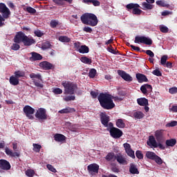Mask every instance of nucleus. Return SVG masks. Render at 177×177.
<instances>
[{
	"label": "nucleus",
	"mask_w": 177,
	"mask_h": 177,
	"mask_svg": "<svg viewBox=\"0 0 177 177\" xmlns=\"http://www.w3.org/2000/svg\"><path fill=\"white\" fill-rule=\"evenodd\" d=\"M100 104L104 110H113L115 107V104L113 102H122V97L118 96H111L108 93H100L97 97Z\"/></svg>",
	"instance_id": "1"
},
{
	"label": "nucleus",
	"mask_w": 177,
	"mask_h": 177,
	"mask_svg": "<svg viewBox=\"0 0 177 177\" xmlns=\"http://www.w3.org/2000/svg\"><path fill=\"white\" fill-rule=\"evenodd\" d=\"M64 88V93L66 95L64 97V102H71V100H75V91L78 89V85L73 82H63L62 84Z\"/></svg>",
	"instance_id": "2"
},
{
	"label": "nucleus",
	"mask_w": 177,
	"mask_h": 177,
	"mask_svg": "<svg viewBox=\"0 0 177 177\" xmlns=\"http://www.w3.org/2000/svg\"><path fill=\"white\" fill-rule=\"evenodd\" d=\"M14 42L15 44H24L25 46H31L33 44H35V39L32 37H28L24 32L19 31L14 37Z\"/></svg>",
	"instance_id": "3"
},
{
	"label": "nucleus",
	"mask_w": 177,
	"mask_h": 177,
	"mask_svg": "<svg viewBox=\"0 0 177 177\" xmlns=\"http://www.w3.org/2000/svg\"><path fill=\"white\" fill-rule=\"evenodd\" d=\"M80 20L83 24H86V26H91V27H95L97 26V23H99V20L97 19V17L95 14L93 13H84L80 17Z\"/></svg>",
	"instance_id": "4"
},
{
	"label": "nucleus",
	"mask_w": 177,
	"mask_h": 177,
	"mask_svg": "<svg viewBox=\"0 0 177 177\" xmlns=\"http://www.w3.org/2000/svg\"><path fill=\"white\" fill-rule=\"evenodd\" d=\"M0 27H3L5 23V19H9V16H10V10L9 8L5 5L3 3H0Z\"/></svg>",
	"instance_id": "5"
},
{
	"label": "nucleus",
	"mask_w": 177,
	"mask_h": 177,
	"mask_svg": "<svg viewBox=\"0 0 177 177\" xmlns=\"http://www.w3.org/2000/svg\"><path fill=\"white\" fill-rule=\"evenodd\" d=\"M100 118L101 124H102L105 127V128H108L107 131H109V128H112V127H114L113 122H110V116L107 115V114H106V112H102L100 114Z\"/></svg>",
	"instance_id": "6"
},
{
	"label": "nucleus",
	"mask_w": 177,
	"mask_h": 177,
	"mask_svg": "<svg viewBox=\"0 0 177 177\" xmlns=\"http://www.w3.org/2000/svg\"><path fill=\"white\" fill-rule=\"evenodd\" d=\"M128 12H131L133 15L140 16L142 15V10L139 9L140 6L138 3H130L126 6Z\"/></svg>",
	"instance_id": "7"
},
{
	"label": "nucleus",
	"mask_w": 177,
	"mask_h": 177,
	"mask_svg": "<svg viewBox=\"0 0 177 177\" xmlns=\"http://www.w3.org/2000/svg\"><path fill=\"white\" fill-rule=\"evenodd\" d=\"M135 44H145V45H153V40L146 36H136L134 40Z\"/></svg>",
	"instance_id": "8"
},
{
	"label": "nucleus",
	"mask_w": 177,
	"mask_h": 177,
	"mask_svg": "<svg viewBox=\"0 0 177 177\" xmlns=\"http://www.w3.org/2000/svg\"><path fill=\"white\" fill-rule=\"evenodd\" d=\"M146 157L147 158H149V160H152V161H155V162H156L158 165H162V159L153 151H147Z\"/></svg>",
	"instance_id": "9"
},
{
	"label": "nucleus",
	"mask_w": 177,
	"mask_h": 177,
	"mask_svg": "<svg viewBox=\"0 0 177 177\" xmlns=\"http://www.w3.org/2000/svg\"><path fill=\"white\" fill-rule=\"evenodd\" d=\"M108 131H109V133L113 139H120V138L124 135V133L121 129L114 127V126L109 127Z\"/></svg>",
	"instance_id": "10"
},
{
	"label": "nucleus",
	"mask_w": 177,
	"mask_h": 177,
	"mask_svg": "<svg viewBox=\"0 0 177 177\" xmlns=\"http://www.w3.org/2000/svg\"><path fill=\"white\" fill-rule=\"evenodd\" d=\"M24 113L28 120H34V115H32V114L35 113V109H34V108L29 105H26L24 107Z\"/></svg>",
	"instance_id": "11"
},
{
	"label": "nucleus",
	"mask_w": 177,
	"mask_h": 177,
	"mask_svg": "<svg viewBox=\"0 0 177 177\" xmlns=\"http://www.w3.org/2000/svg\"><path fill=\"white\" fill-rule=\"evenodd\" d=\"M36 118H38V120H48V114H46V109L44 108H39L36 113H35Z\"/></svg>",
	"instance_id": "12"
},
{
	"label": "nucleus",
	"mask_w": 177,
	"mask_h": 177,
	"mask_svg": "<svg viewBox=\"0 0 177 177\" xmlns=\"http://www.w3.org/2000/svg\"><path fill=\"white\" fill-rule=\"evenodd\" d=\"M118 74L120 75V77H121V78H122V80L127 81V82H132V81H133L132 76L124 71L118 70Z\"/></svg>",
	"instance_id": "13"
},
{
	"label": "nucleus",
	"mask_w": 177,
	"mask_h": 177,
	"mask_svg": "<svg viewBox=\"0 0 177 177\" xmlns=\"http://www.w3.org/2000/svg\"><path fill=\"white\" fill-rule=\"evenodd\" d=\"M123 147H124L125 152L127 153V156H129V157H131L133 159L136 158L135 151L132 150V148H131V145L129 143L123 144Z\"/></svg>",
	"instance_id": "14"
},
{
	"label": "nucleus",
	"mask_w": 177,
	"mask_h": 177,
	"mask_svg": "<svg viewBox=\"0 0 177 177\" xmlns=\"http://www.w3.org/2000/svg\"><path fill=\"white\" fill-rule=\"evenodd\" d=\"M87 171L90 175H96L99 174V166L97 164H91L87 167Z\"/></svg>",
	"instance_id": "15"
},
{
	"label": "nucleus",
	"mask_w": 177,
	"mask_h": 177,
	"mask_svg": "<svg viewBox=\"0 0 177 177\" xmlns=\"http://www.w3.org/2000/svg\"><path fill=\"white\" fill-rule=\"evenodd\" d=\"M42 70L48 71V70H53L55 68V65L50 64L49 62L43 61L39 64Z\"/></svg>",
	"instance_id": "16"
},
{
	"label": "nucleus",
	"mask_w": 177,
	"mask_h": 177,
	"mask_svg": "<svg viewBox=\"0 0 177 177\" xmlns=\"http://www.w3.org/2000/svg\"><path fill=\"white\" fill-rule=\"evenodd\" d=\"M12 167L10 166V163L4 159L0 160V168L1 169H3L4 171H9Z\"/></svg>",
	"instance_id": "17"
},
{
	"label": "nucleus",
	"mask_w": 177,
	"mask_h": 177,
	"mask_svg": "<svg viewBox=\"0 0 177 177\" xmlns=\"http://www.w3.org/2000/svg\"><path fill=\"white\" fill-rule=\"evenodd\" d=\"M31 57L29 58V60L30 62H37L38 60H42L44 59V57L41 55V54L35 52L30 53Z\"/></svg>",
	"instance_id": "18"
},
{
	"label": "nucleus",
	"mask_w": 177,
	"mask_h": 177,
	"mask_svg": "<svg viewBox=\"0 0 177 177\" xmlns=\"http://www.w3.org/2000/svg\"><path fill=\"white\" fill-rule=\"evenodd\" d=\"M116 161L122 165H128V161L127 159L122 156V154L119 153L118 155L116 156L115 158Z\"/></svg>",
	"instance_id": "19"
},
{
	"label": "nucleus",
	"mask_w": 177,
	"mask_h": 177,
	"mask_svg": "<svg viewBox=\"0 0 177 177\" xmlns=\"http://www.w3.org/2000/svg\"><path fill=\"white\" fill-rule=\"evenodd\" d=\"M136 77L139 84H142V82H149V79H147V77L145 75L137 73Z\"/></svg>",
	"instance_id": "20"
},
{
	"label": "nucleus",
	"mask_w": 177,
	"mask_h": 177,
	"mask_svg": "<svg viewBox=\"0 0 177 177\" xmlns=\"http://www.w3.org/2000/svg\"><path fill=\"white\" fill-rule=\"evenodd\" d=\"M163 132H164V130H157L155 132V137H156L157 142H158V143H160L164 138Z\"/></svg>",
	"instance_id": "21"
},
{
	"label": "nucleus",
	"mask_w": 177,
	"mask_h": 177,
	"mask_svg": "<svg viewBox=\"0 0 177 177\" xmlns=\"http://www.w3.org/2000/svg\"><path fill=\"white\" fill-rule=\"evenodd\" d=\"M141 6V9H142V10H151V9L154 8V5L150 4L147 2H142Z\"/></svg>",
	"instance_id": "22"
},
{
	"label": "nucleus",
	"mask_w": 177,
	"mask_h": 177,
	"mask_svg": "<svg viewBox=\"0 0 177 177\" xmlns=\"http://www.w3.org/2000/svg\"><path fill=\"white\" fill-rule=\"evenodd\" d=\"M59 114H69V113H75V109L74 108H70L68 106L58 111Z\"/></svg>",
	"instance_id": "23"
},
{
	"label": "nucleus",
	"mask_w": 177,
	"mask_h": 177,
	"mask_svg": "<svg viewBox=\"0 0 177 177\" xmlns=\"http://www.w3.org/2000/svg\"><path fill=\"white\" fill-rule=\"evenodd\" d=\"M117 156L114 153V152H109L107 155L105 156L106 161L109 162H113L115 160Z\"/></svg>",
	"instance_id": "24"
},
{
	"label": "nucleus",
	"mask_w": 177,
	"mask_h": 177,
	"mask_svg": "<svg viewBox=\"0 0 177 177\" xmlns=\"http://www.w3.org/2000/svg\"><path fill=\"white\" fill-rule=\"evenodd\" d=\"M147 143L148 146H152L155 149L157 148V141H156V138L153 136L149 137V142Z\"/></svg>",
	"instance_id": "25"
},
{
	"label": "nucleus",
	"mask_w": 177,
	"mask_h": 177,
	"mask_svg": "<svg viewBox=\"0 0 177 177\" xmlns=\"http://www.w3.org/2000/svg\"><path fill=\"white\" fill-rule=\"evenodd\" d=\"M147 89H153V86L149 84H145L140 87V91L143 95H147Z\"/></svg>",
	"instance_id": "26"
},
{
	"label": "nucleus",
	"mask_w": 177,
	"mask_h": 177,
	"mask_svg": "<svg viewBox=\"0 0 177 177\" xmlns=\"http://www.w3.org/2000/svg\"><path fill=\"white\" fill-rule=\"evenodd\" d=\"M137 103L139 106H149V100L145 97L138 98L137 99Z\"/></svg>",
	"instance_id": "27"
},
{
	"label": "nucleus",
	"mask_w": 177,
	"mask_h": 177,
	"mask_svg": "<svg viewBox=\"0 0 177 177\" xmlns=\"http://www.w3.org/2000/svg\"><path fill=\"white\" fill-rule=\"evenodd\" d=\"M9 82L11 85H13L14 86H16L19 85V84H20V82H19V78L13 75L10 77Z\"/></svg>",
	"instance_id": "28"
},
{
	"label": "nucleus",
	"mask_w": 177,
	"mask_h": 177,
	"mask_svg": "<svg viewBox=\"0 0 177 177\" xmlns=\"http://www.w3.org/2000/svg\"><path fill=\"white\" fill-rule=\"evenodd\" d=\"M130 174H133V175H139V170H138V167L135 165V164L131 163L129 167Z\"/></svg>",
	"instance_id": "29"
},
{
	"label": "nucleus",
	"mask_w": 177,
	"mask_h": 177,
	"mask_svg": "<svg viewBox=\"0 0 177 177\" xmlns=\"http://www.w3.org/2000/svg\"><path fill=\"white\" fill-rule=\"evenodd\" d=\"M54 140L55 142H64V140H66V137L63 134L56 133L54 136Z\"/></svg>",
	"instance_id": "30"
},
{
	"label": "nucleus",
	"mask_w": 177,
	"mask_h": 177,
	"mask_svg": "<svg viewBox=\"0 0 177 177\" xmlns=\"http://www.w3.org/2000/svg\"><path fill=\"white\" fill-rule=\"evenodd\" d=\"M29 77L32 80V81H42V76H41V74H35V73H30L29 75Z\"/></svg>",
	"instance_id": "31"
},
{
	"label": "nucleus",
	"mask_w": 177,
	"mask_h": 177,
	"mask_svg": "<svg viewBox=\"0 0 177 177\" xmlns=\"http://www.w3.org/2000/svg\"><path fill=\"white\" fill-rule=\"evenodd\" d=\"M79 53H89V47L86 46V45H83L80 46V48L77 50Z\"/></svg>",
	"instance_id": "32"
},
{
	"label": "nucleus",
	"mask_w": 177,
	"mask_h": 177,
	"mask_svg": "<svg viewBox=\"0 0 177 177\" xmlns=\"http://www.w3.org/2000/svg\"><path fill=\"white\" fill-rule=\"evenodd\" d=\"M175 145H176V139L175 138H171L166 140V146L167 147H174Z\"/></svg>",
	"instance_id": "33"
},
{
	"label": "nucleus",
	"mask_w": 177,
	"mask_h": 177,
	"mask_svg": "<svg viewBox=\"0 0 177 177\" xmlns=\"http://www.w3.org/2000/svg\"><path fill=\"white\" fill-rule=\"evenodd\" d=\"M133 117L137 118V120H142L145 117V113L142 111H136L133 113Z\"/></svg>",
	"instance_id": "34"
},
{
	"label": "nucleus",
	"mask_w": 177,
	"mask_h": 177,
	"mask_svg": "<svg viewBox=\"0 0 177 177\" xmlns=\"http://www.w3.org/2000/svg\"><path fill=\"white\" fill-rule=\"evenodd\" d=\"M51 46H52V44H50V42L47 41L42 44L41 49H42V50H46V49H50Z\"/></svg>",
	"instance_id": "35"
},
{
	"label": "nucleus",
	"mask_w": 177,
	"mask_h": 177,
	"mask_svg": "<svg viewBox=\"0 0 177 177\" xmlns=\"http://www.w3.org/2000/svg\"><path fill=\"white\" fill-rule=\"evenodd\" d=\"M116 127H118V128H125L124 120H122V119H118L116 120Z\"/></svg>",
	"instance_id": "36"
},
{
	"label": "nucleus",
	"mask_w": 177,
	"mask_h": 177,
	"mask_svg": "<svg viewBox=\"0 0 177 177\" xmlns=\"http://www.w3.org/2000/svg\"><path fill=\"white\" fill-rule=\"evenodd\" d=\"M80 61L82 63H84V64H91L92 63V59L88 58L87 57H82L80 58Z\"/></svg>",
	"instance_id": "37"
},
{
	"label": "nucleus",
	"mask_w": 177,
	"mask_h": 177,
	"mask_svg": "<svg viewBox=\"0 0 177 177\" xmlns=\"http://www.w3.org/2000/svg\"><path fill=\"white\" fill-rule=\"evenodd\" d=\"M107 50L110 52V53H113V55H120V51L114 50L113 46L109 45L107 48Z\"/></svg>",
	"instance_id": "38"
},
{
	"label": "nucleus",
	"mask_w": 177,
	"mask_h": 177,
	"mask_svg": "<svg viewBox=\"0 0 177 177\" xmlns=\"http://www.w3.org/2000/svg\"><path fill=\"white\" fill-rule=\"evenodd\" d=\"M59 41H60V42H70V41H71V39H70L67 36H60L59 37Z\"/></svg>",
	"instance_id": "39"
},
{
	"label": "nucleus",
	"mask_w": 177,
	"mask_h": 177,
	"mask_svg": "<svg viewBox=\"0 0 177 177\" xmlns=\"http://www.w3.org/2000/svg\"><path fill=\"white\" fill-rule=\"evenodd\" d=\"M62 1H65V2H68V3H73V0H53V2L57 5L62 6L63 3H62Z\"/></svg>",
	"instance_id": "40"
},
{
	"label": "nucleus",
	"mask_w": 177,
	"mask_h": 177,
	"mask_svg": "<svg viewBox=\"0 0 177 177\" xmlns=\"http://www.w3.org/2000/svg\"><path fill=\"white\" fill-rule=\"evenodd\" d=\"M168 60V55H163L160 58V64L162 66H165L167 64V61Z\"/></svg>",
	"instance_id": "41"
},
{
	"label": "nucleus",
	"mask_w": 177,
	"mask_h": 177,
	"mask_svg": "<svg viewBox=\"0 0 177 177\" xmlns=\"http://www.w3.org/2000/svg\"><path fill=\"white\" fill-rule=\"evenodd\" d=\"M33 150L35 151V153H39L41 151V146L39 144H33Z\"/></svg>",
	"instance_id": "42"
},
{
	"label": "nucleus",
	"mask_w": 177,
	"mask_h": 177,
	"mask_svg": "<svg viewBox=\"0 0 177 177\" xmlns=\"http://www.w3.org/2000/svg\"><path fill=\"white\" fill-rule=\"evenodd\" d=\"M25 174L28 177H34V175H35V171L31 169H29L26 171Z\"/></svg>",
	"instance_id": "43"
},
{
	"label": "nucleus",
	"mask_w": 177,
	"mask_h": 177,
	"mask_svg": "<svg viewBox=\"0 0 177 177\" xmlns=\"http://www.w3.org/2000/svg\"><path fill=\"white\" fill-rule=\"evenodd\" d=\"M15 75L19 79L21 77H24V75H26V73L24 71H17L15 72Z\"/></svg>",
	"instance_id": "44"
},
{
	"label": "nucleus",
	"mask_w": 177,
	"mask_h": 177,
	"mask_svg": "<svg viewBox=\"0 0 177 177\" xmlns=\"http://www.w3.org/2000/svg\"><path fill=\"white\" fill-rule=\"evenodd\" d=\"M88 77H89L90 78H95V77H96V69H95V68H91V69L89 71Z\"/></svg>",
	"instance_id": "45"
},
{
	"label": "nucleus",
	"mask_w": 177,
	"mask_h": 177,
	"mask_svg": "<svg viewBox=\"0 0 177 177\" xmlns=\"http://www.w3.org/2000/svg\"><path fill=\"white\" fill-rule=\"evenodd\" d=\"M156 5L158 6H160V8H165L167 6V3L164 0H159L156 2Z\"/></svg>",
	"instance_id": "46"
},
{
	"label": "nucleus",
	"mask_w": 177,
	"mask_h": 177,
	"mask_svg": "<svg viewBox=\"0 0 177 177\" xmlns=\"http://www.w3.org/2000/svg\"><path fill=\"white\" fill-rule=\"evenodd\" d=\"M59 26V21L57 20H51L50 22V26L51 28H56Z\"/></svg>",
	"instance_id": "47"
},
{
	"label": "nucleus",
	"mask_w": 177,
	"mask_h": 177,
	"mask_svg": "<svg viewBox=\"0 0 177 177\" xmlns=\"http://www.w3.org/2000/svg\"><path fill=\"white\" fill-rule=\"evenodd\" d=\"M136 156L138 160H143V153H142V151L138 150L136 151Z\"/></svg>",
	"instance_id": "48"
},
{
	"label": "nucleus",
	"mask_w": 177,
	"mask_h": 177,
	"mask_svg": "<svg viewBox=\"0 0 177 177\" xmlns=\"http://www.w3.org/2000/svg\"><path fill=\"white\" fill-rule=\"evenodd\" d=\"M12 50H19L20 49V45H19V43H14L11 46Z\"/></svg>",
	"instance_id": "49"
},
{
	"label": "nucleus",
	"mask_w": 177,
	"mask_h": 177,
	"mask_svg": "<svg viewBox=\"0 0 177 177\" xmlns=\"http://www.w3.org/2000/svg\"><path fill=\"white\" fill-rule=\"evenodd\" d=\"M26 10L28 13H31L32 15L37 13V10H35L32 7L26 8Z\"/></svg>",
	"instance_id": "50"
},
{
	"label": "nucleus",
	"mask_w": 177,
	"mask_h": 177,
	"mask_svg": "<svg viewBox=\"0 0 177 177\" xmlns=\"http://www.w3.org/2000/svg\"><path fill=\"white\" fill-rule=\"evenodd\" d=\"M152 74H153V75H156V77H161L162 75V73L158 69H155L153 71Z\"/></svg>",
	"instance_id": "51"
},
{
	"label": "nucleus",
	"mask_w": 177,
	"mask_h": 177,
	"mask_svg": "<svg viewBox=\"0 0 177 177\" xmlns=\"http://www.w3.org/2000/svg\"><path fill=\"white\" fill-rule=\"evenodd\" d=\"M53 92L55 95H62V93H63V90L60 88H56L53 89Z\"/></svg>",
	"instance_id": "52"
},
{
	"label": "nucleus",
	"mask_w": 177,
	"mask_h": 177,
	"mask_svg": "<svg viewBox=\"0 0 177 177\" xmlns=\"http://www.w3.org/2000/svg\"><path fill=\"white\" fill-rule=\"evenodd\" d=\"M160 30L161 31V32L167 33L168 32V31H169V29L165 26H160Z\"/></svg>",
	"instance_id": "53"
},
{
	"label": "nucleus",
	"mask_w": 177,
	"mask_h": 177,
	"mask_svg": "<svg viewBox=\"0 0 177 177\" xmlns=\"http://www.w3.org/2000/svg\"><path fill=\"white\" fill-rule=\"evenodd\" d=\"M118 96H120L118 97H122V100H124V96H125L126 93H125V91H124L122 90H118Z\"/></svg>",
	"instance_id": "54"
},
{
	"label": "nucleus",
	"mask_w": 177,
	"mask_h": 177,
	"mask_svg": "<svg viewBox=\"0 0 177 177\" xmlns=\"http://www.w3.org/2000/svg\"><path fill=\"white\" fill-rule=\"evenodd\" d=\"M47 168L49 171H51V172H54V174H55V172H57L56 169H55V167L52 165H47Z\"/></svg>",
	"instance_id": "55"
},
{
	"label": "nucleus",
	"mask_w": 177,
	"mask_h": 177,
	"mask_svg": "<svg viewBox=\"0 0 177 177\" xmlns=\"http://www.w3.org/2000/svg\"><path fill=\"white\" fill-rule=\"evenodd\" d=\"M39 80H35L33 82L35 85V86H37V88H44V84H41V82H39Z\"/></svg>",
	"instance_id": "56"
},
{
	"label": "nucleus",
	"mask_w": 177,
	"mask_h": 177,
	"mask_svg": "<svg viewBox=\"0 0 177 177\" xmlns=\"http://www.w3.org/2000/svg\"><path fill=\"white\" fill-rule=\"evenodd\" d=\"M35 35H36V37H38L39 38H41V37H42V35H44V33L42 32H41V30H35L34 32Z\"/></svg>",
	"instance_id": "57"
},
{
	"label": "nucleus",
	"mask_w": 177,
	"mask_h": 177,
	"mask_svg": "<svg viewBox=\"0 0 177 177\" xmlns=\"http://www.w3.org/2000/svg\"><path fill=\"white\" fill-rule=\"evenodd\" d=\"M169 93L171 95H174L175 93H177V87H171L169 89Z\"/></svg>",
	"instance_id": "58"
},
{
	"label": "nucleus",
	"mask_w": 177,
	"mask_h": 177,
	"mask_svg": "<svg viewBox=\"0 0 177 177\" xmlns=\"http://www.w3.org/2000/svg\"><path fill=\"white\" fill-rule=\"evenodd\" d=\"M83 31H84L85 32H89L90 34L92 33V28L89 27V26H85L83 28Z\"/></svg>",
	"instance_id": "59"
},
{
	"label": "nucleus",
	"mask_w": 177,
	"mask_h": 177,
	"mask_svg": "<svg viewBox=\"0 0 177 177\" xmlns=\"http://www.w3.org/2000/svg\"><path fill=\"white\" fill-rule=\"evenodd\" d=\"M5 153L6 154H7V156H10V157H12L13 151H12V150H10L9 148L6 147L5 149Z\"/></svg>",
	"instance_id": "60"
},
{
	"label": "nucleus",
	"mask_w": 177,
	"mask_h": 177,
	"mask_svg": "<svg viewBox=\"0 0 177 177\" xmlns=\"http://www.w3.org/2000/svg\"><path fill=\"white\" fill-rule=\"evenodd\" d=\"M177 125V121H171L169 123L167 124V127H176Z\"/></svg>",
	"instance_id": "61"
},
{
	"label": "nucleus",
	"mask_w": 177,
	"mask_h": 177,
	"mask_svg": "<svg viewBox=\"0 0 177 177\" xmlns=\"http://www.w3.org/2000/svg\"><path fill=\"white\" fill-rule=\"evenodd\" d=\"M146 55H148L150 57H153L154 56V53L151 51V50H147L145 52Z\"/></svg>",
	"instance_id": "62"
},
{
	"label": "nucleus",
	"mask_w": 177,
	"mask_h": 177,
	"mask_svg": "<svg viewBox=\"0 0 177 177\" xmlns=\"http://www.w3.org/2000/svg\"><path fill=\"white\" fill-rule=\"evenodd\" d=\"M91 3H93V6H100V1L97 0H92Z\"/></svg>",
	"instance_id": "63"
},
{
	"label": "nucleus",
	"mask_w": 177,
	"mask_h": 177,
	"mask_svg": "<svg viewBox=\"0 0 177 177\" xmlns=\"http://www.w3.org/2000/svg\"><path fill=\"white\" fill-rule=\"evenodd\" d=\"M161 15L162 16H169V15H172V12L168 11V10H165L162 12Z\"/></svg>",
	"instance_id": "64"
}]
</instances>
